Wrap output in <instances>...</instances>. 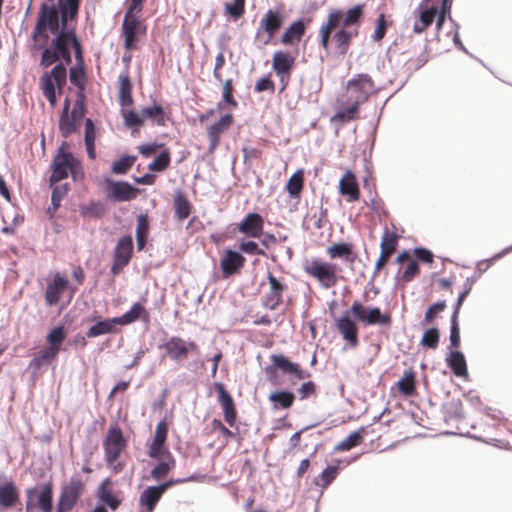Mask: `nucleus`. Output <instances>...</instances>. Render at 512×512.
<instances>
[{
    "label": "nucleus",
    "mask_w": 512,
    "mask_h": 512,
    "mask_svg": "<svg viewBox=\"0 0 512 512\" xmlns=\"http://www.w3.org/2000/svg\"><path fill=\"white\" fill-rule=\"evenodd\" d=\"M62 30L63 26L61 25L58 31L53 32L47 28L40 35H35V25L32 32V39L37 43V48L42 50L40 65L44 68H48L54 63H57L49 73H44L40 77V88L43 94L56 92L55 85L59 91H61L65 86L67 80L66 66L72 63L70 48L74 50L76 61L79 64L83 63V50L77 37L76 40L80 48V57H78L76 54V48L74 44L70 43L69 41L65 44V49L68 56L55 50L53 42L57 35L62 32Z\"/></svg>",
    "instance_id": "nucleus-1"
},
{
    "label": "nucleus",
    "mask_w": 512,
    "mask_h": 512,
    "mask_svg": "<svg viewBox=\"0 0 512 512\" xmlns=\"http://www.w3.org/2000/svg\"><path fill=\"white\" fill-rule=\"evenodd\" d=\"M79 6L80 0H57L56 4L42 3L37 15L35 35H40L47 28L53 32L58 31L62 24L63 30L53 42L55 50L68 56L65 44L69 41L74 44L76 54L80 57L75 29L69 27L70 22L77 19Z\"/></svg>",
    "instance_id": "nucleus-2"
},
{
    "label": "nucleus",
    "mask_w": 512,
    "mask_h": 512,
    "mask_svg": "<svg viewBox=\"0 0 512 512\" xmlns=\"http://www.w3.org/2000/svg\"><path fill=\"white\" fill-rule=\"evenodd\" d=\"M364 7V4H357L345 13L339 9L329 12L327 21L319 29L320 45L324 50L329 49L332 40L339 54L345 55L348 52L352 39L358 35L357 28L354 31L348 28L360 25Z\"/></svg>",
    "instance_id": "nucleus-3"
},
{
    "label": "nucleus",
    "mask_w": 512,
    "mask_h": 512,
    "mask_svg": "<svg viewBox=\"0 0 512 512\" xmlns=\"http://www.w3.org/2000/svg\"><path fill=\"white\" fill-rule=\"evenodd\" d=\"M349 313L365 326L380 325L389 328L392 325L390 313H383L379 307H365L359 300L353 301L350 311L335 320L337 331L350 348H356L359 339L358 326Z\"/></svg>",
    "instance_id": "nucleus-4"
},
{
    "label": "nucleus",
    "mask_w": 512,
    "mask_h": 512,
    "mask_svg": "<svg viewBox=\"0 0 512 512\" xmlns=\"http://www.w3.org/2000/svg\"><path fill=\"white\" fill-rule=\"evenodd\" d=\"M25 494V512H52L53 488L50 482L29 487Z\"/></svg>",
    "instance_id": "nucleus-5"
},
{
    "label": "nucleus",
    "mask_w": 512,
    "mask_h": 512,
    "mask_svg": "<svg viewBox=\"0 0 512 512\" xmlns=\"http://www.w3.org/2000/svg\"><path fill=\"white\" fill-rule=\"evenodd\" d=\"M305 272L315 278L323 288L329 289L337 285L338 273L341 272V268L335 263L312 259L305 266Z\"/></svg>",
    "instance_id": "nucleus-6"
},
{
    "label": "nucleus",
    "mask_w": 512,
    "mask_h": 512,
    "mask_svg": "<svg viewBox=\"0 0 512 512\" xmlns=\"http://www.w3.org/2000/svg\"><path fill=\"white\" fill-rule=\"evenodd\" d=\"M376 92L372 78L367 74H358L347 83V95L349 102L356 104L365 103L370 95Z\"/></svg>",
    "instance_id": "nucleus-7"
},
{
    "label": "nucleus",
    "mask_w": 512,
    "mask_h": 512,
    "mask_svg": "<svg viewBox=\"0 0 512 512\" xmlns=\"http://www.w3.org/2000/svg\"><path fill=\"white\" fill-rule=\"evenodd\" d=\"M84 484L79 478L72 477L62 486L57 503L56 512H70L78 503Z\"/></svg>",
    "instance_id": "nucleus-8"
},
{
    "label": "nucleus",
    "mask_w": 512,
    "mask_h": 512,
    "mask_svg": "<svg viewBox=\"0 0 512 512\" xmlns=\"http://www.w3.org/2000/svg\"><path fill=\"white\" fill-rule=\"evenodd\" d=\"M164 349L166 356L175 362L183 361L188 353L199 354V346L194 341H187L178 336H172L159 345Z\"/></svg>",
    "instance_id": "nucleus-9"
},
{
    "label": "nucleus",
    "mask_w": 512,
    "mask_h": 512,
    "mask_svg": "<svg viewBox=\"0 0 512 512\" xmlns=\"http://www.w3.org/2000/svg\"><path fill=\"white\" fill-rule=\"evenodd\" d=\"M125 447L126 440L121 429L116 425L110 426L103 440L105 462L112 463L118 460Z\"/></svg>",
    "instance_id": "nucleus-10"
},
{
    "label": "nucleus",
    "mask_w": 512,
    "mask_h": 512,
    "mask_svg": "<svg viewBox=\"0 0 512 512\" xmlns=\"http://www.w3.org/2000/svg\"><path fill=\"white\" fill-rule=\"evenodd\" d=\"M476 277H468L464 283V289L459 294L457 299L452 317H451V330H450V348L456 350L460 347V327L458 322L460 308L465 301L466 297L472 290L474 283L476 282Z\"/></svg>",
    "instance_id": "nucleus-11"
},
{
    "label": "nucleus",
    "mask_w": 512,
    "mask_h": 512,
    "mask_svg": "<svg viewBox=\"0 0 512 512\" xmlns=\"http://www.w3.org/2000/svg\"><path fill=\"white\" fill-rule=\"evenodd\" d=\"M76 164L77 160L74 158V156L60 148L52 162L53 170L50 176L51 186L54 183L67 178L69 172L73 171Z\"/></svg>",
    "instance_id": "nucleus-12"
},
{
    "label": "nucleus",
    "mask_w": 512,
    "mask_h": 512,
    "mask_svg": "<svg viewBox=\"0 0 512 512\" xmlns=\"http://www.w3.org/2000/svg\"><path fill=\"white\" fill-rule=\"evenodd\" d=\"M108 185L107 197L116 202H126L135 199L138 189L126 181L105 180Z\"/></svg>",
    "instance_id": "nucleus-13"
},
{
    "label": "nucleus",
    "mask_w": 512,
    "mask_h": 512,
    "mask_svg": "<svg viewBox=\"0 0 512 512\" xmlns=\"http://www.w3.org/2000/svg\"><path fill=\"white\" fill-rule=\"evenodd\" d=\"M168 434V425L165 420L158 422L155 435L151 445L149 446V456L153 459H161L163 457L171 458V453L165 446Z\"/></svg>",
    "instance_id": "nucleus-14"
},
{
    "label": "nucleus",
    "mask_w": 512,
    "mask_h": 512,
    "mask_svg": "<svg viewBox=\"0 0 512 512\" xmlns=\"http://www.w3.org/2000/svg\"><path fill=\"white\" fill-rule=\"evenodd\" d=\"M339 193L348 202H356L360 199L361 194L356 175L351 170H347L340 179Z\"/></svg>",
    "instance_id": "nucleus-15"
},
{
    "label": "nucleus",
    "mask_w": 512,
    "mask_h": 512,
    "mask_svg": "<svg viewBox=\"0 0 512 512\" xmlns=\"http://www.w3.org/2000/svg\"><path fill=\"white\" fill-rule=\"evenodd\" d=\"M244 264L245 258L239 252L227 249L220 261L223 277L228 278L237 273Z\"/></svg>",
    "instance_id": "nucleus-16"
},
{
    "label": "nucleus",
    "mask_w": 512,
    "mask_h": 512,
    "mask_svg": "<svg viewBox=\"0 0 512 512\" xmlns=\"http://www.w3.org/2000/svg\"><path fill=\"white\" fill-rule=\"evenodd\" d=\"M424 0L419 6L418 19L414 22L413 31L416 34H421L433 23L437 15V5L427 6Z\"/></svg>",
    "instance_id": "nucleus-17"
},
{
    "label": "nucleus",
    "mask_w": 512,
    "mask_h": 512,
    "mask_svg": "<svg viewBox=\"0 0 512 512\" xmlns=\"http://www.w3.org/2000/svg\"><path fill=\"white\" fill-rule=\"evenodd\" d=\"M215 388L218 392V400L223 410L224 419L230 426H233L236 419V410L233 398L226 391L222 383H215Z\"/></svg>",
    "instance_id": "nucleus-18"
},
{
    "label": "nucleus",
    "mask_w": 512,
    "mask_h": 512,
    "mask_svg": "<svg viewBox=\"0 0 512 512\" xmlns=\"http://www.w3.org/2000/svg\"><path fill=\"white\" fill-rule=\"evenodd\" d=\"M264 221L261 215L249 213L239 224L238 230L248 237H259L263 232Z\"/></svg>",
    "instance_id": "nucleus-19"
},
{
    "label": "nucleus",
    "mask_w": 512,
    "mask_h": 512,
    "mask_svg": "<svg viewBox=\"0 0 512 512\" xmlns=\"http://www.w3.org/2000/svg\"><path fill=\"white\" fill-rule=\"evenodd\" d=\"M68 281L60 274H56L53 281L48 284L45 291V303L48 306L56 305L62 293L67 289Z\"/></svg>",
    "instance_id": "nucleus-20"
},
{
    "label": "nucleus",
    "mask_w": 512,
    "mask_h": 512,
    "mask_svg": "<svg viewBox=\"0 0 512 512\" xmlns=\"http://www.w3.org/2000/svg\"><path fill=\"white\" fill-rule=\"evenodd\" d=\"M233 123L231 114L222 116L216 123L208 128L209 150L213 151L219 145L221 134Z\"/></svg>",
    "instance_id": "nucleus-21"
},
{
    "label": "nucleus",
    "mask_w": 512,
    "mask_h": 512,
    "mask_svg": "<svg viewBox=\"0 0 512 512\" xmlns=\"http://www.w3.org/2000/svg\"><path fill=\"white\" fill-rule=\"evenodd\" d=\"M139 25L138 19L131 13H126L122 23V30L124 35V46L130 50L133 48L137 40V28Z\"/></svg>",
    "instance_id": "nucleus-22"
},
{
    "label": "nucleus",
    "mask_w": 512,
    "mask_h": 512,
    "mask_svg": "<svg viewBox=\"0 0 512 512\" xmlns=\"http://www.w3.org/2000/svg\"><path fill=\"white\" fill-rule=\"evenodd\" d=\"M133 251V239L130 235L121 237L114 249L113 260L120 264H128Z\"/></svg>",
    "instance_id": "nucleus-23"
},
{
    "label": "nucleus",
    "mask_w": 512,
    "mask_h": 512,
    "mask_svg": "<svg viewBox=\"0 0 512 512\" xmlns=\"http://www.w3.org/2000/svg\"><path fill=\"white\" fill-rule=\"evenodd\" d=\"M401 238V235L398 232V228L394 223H391L390 226H386L382 233L380 249L389 251L390 253H395L398 248V243Z\"/></svg>",
    "instance_id": "nucleus-24"
},
{
    "label": "nucleus",
    "mask_w": 512,
    "mask_h": 512,
    "mask_svg": "<svg viewBox=\"0 0 512 512\" xmlns=\"http://www.w3.org/2000/svg\"><path fill=\"white\" fill-rule=\"evenodd\" d=\"M141 318L144 321H148L149 313L146 311V309L141 303L136 302L123 315L115 317V320L118 325H128L134 323L135 321Z\"/></svg>",
    "instance_id": "nucleus-25"
},
{
    "label": "nucleus",
    "mask_w": 512,
    "mask_h": 512,
    "mask_svg": "<svg viewBox=\"0 0 512 512\" xmlns=\"http://www.w3.org/2000/svg\"><path fill=\"white\" fill-rule=\"evenodd\" d=\"M272 68L282 83V92L287 86L285 80L288 78V53L282 51L276 52L273 56Z\"/></svg>",
    "instance_id": "nucleus-26"
},
{
    "label": "nucleus",
    "mask_w": 512,
    "mask_h": 512,
    "mask_svg": "<svg viewBox=\"0 0 512 512\" xmlns=\"http://www.w3.org/2000/svg\"><path fill=\"white\" fill-rule=\"evenodd\" d=\"M132 84L130 81L128 69H125L119 75V104L122 107H128L132 105Z\"/></svg>",
    "instance_id": "nucleus-27"
},
{
    "label": "nucleus",
    "mask_w": 512,
    "mask_h": 512,
    "mask_svg": "<svg viewBox=\"0 0 512 512\" xmlns=\"http://www.w3.org/2000/svg\"><path fill=\"white\" fill-rule=\"evenodd\" d=\"M163 492L156 486H149L143 490L139 497V504L146 508L147 512H152L156 504L161 499Z\"/></svg>",
    "instance_id": "nucleus-28"
},
{
    "label": "nucleus",
    "mask_w": 512,
    "mask_h": 512,
    "mask_svg": "<svg viewBox=\"0 0 512 512\" xmlns=\"http://www.w3.org/2000/svg\"><path fill=\"white\" fill-rule=\"evenodd\" d=\"M326 252L331 259L339 258L349 263H353L356 259V254L348 243H335L329 246Z\"/></svg>",
    "instance_id": "nucleus-29"
},
{
    "label": "nucleus",
    "mask_w": 512,
    "mask_h": 512,
    "mask_svg": "<svg viewBox=\"0 0 512 512\" xmlns=\"http://www.w3.org/2000/svg\"><path fill=\"white\" fill-rule=\"evenodd\" d=\"M448 367L458 377L468 374L467 363L462 352L453 350L446 359Z\"/></svg>",
    "instance_id": "nucleus-30"
},
{
    "label": "nucleus",
    "mask_w": 512,
    "mask_h": 512,
    "mask_svg": "<svg viewBox=\"0 0 512 512\" xmlns=\"http://www.w3.org/2000/svg\"><path fill=\"white\" fill-rule=\"evenodd\" d=\"M175 216L182 221L189 217L191 212V204L182 191H177L173 199Z\"/></svg>",
    "instance_id": "nucleus-31"
},
{
    "label": "nucleus",
    "mask_w": 512,
    "mask_h": 512,
    "mask_svg": "<svg viewBox=\"0 0 512 512\" xmlns=\"http://www.w3.org/2000/svg\"><path fill=\"white\" fill-rule=\"evenodd\" d=\"M269 283H270V292L265 297L264 305H265V307H267L269 309H274L279 304L283 286L271 274H269Z\"/></svg>",
    "instance_id": "nucleus-32"
},
{
    "label": "nucleus",
    "mask_w": 512,
    "mask_h": 512,
    "mask_svg": "<svg viewBox=\"0 0 512 512\" xmlns=\"http://www.w3.org/2000/svg\"><path fill=\"white\" fill-rule=\"evenodd\" d=\"M396 386L402 395L407 397L414 395L416 391L415 372L412 369L406 370Z\"/></svg>",
    "instance_id": "nucleus-33"
},
{
    "label": "nucleus",
    "mask_w": 512,
    "mask_h": 512,
    "mask_svg": "<svg viewBox=\"0 0 512 512\" xmlns=\"http://www.w3.org/2000/svg\"><path fill=\"white\" fill-rule=\"evenodd\" d=\"M281 25V19L278 13L273 11H268L265 18L261 20L260 28H263L264 31L268 34L267 39L264 40V43H268V41L273 37L276 31L279 29Z\"/></svg>",
    "instance_id": "nucleus-34"
},
{
    "label": "nucleus",
    "mask_w": 512,
    "mask_h": 512,
    "mask_svg": "<svg viewBox=\"0 0 512 512\" xmlns=\"http://www.w3.org/2000/svg\"><path fill=\"white\" fill-rule=\"evenodd\" d=\"M116 325L118 324L115 318L101 320L91 326L86 335L88 338H95L104 334H109L114 331Z\"/></svg>",
    "instance_id": "nucleus-35"
},
{
    "label": "nucleus",
    "mask_w": 512,
    "mask_h": 512,
    "mask_svg": "<svg viewBox=\"0 0 512 512\" xmlns=\"http://www.w3.org/2000/svg\"><path fill=\"white\" fill-rule=\"evenodd\" d=\"M148 232H149L148 216L146 214H140L137 217V227H136V242H137V249L139 251L143 250L146 245Z\"/></svg>",
    "instance_id": "nucleus-36"
},
{
    "label": "nucleus",
    "mask_w": 512,
    "mask_h": 512,
    "mask_svg": "<svg viewBox=\"0 0 512 512\" xmlns=\"http://www.w3.org/2000/svg\"><path fill=\"white\" fill-rule=\"evenodd\" d=\"M58 354L49 348L39 351L29 363V368L37 372L43 365L51 363L56 359Z\"/></svg>",
    "instance_id": "nucleus-37"
},
{
    "label": "nucleus",
    "mask_w": 512,
    "mask_h": 512,
    "mask_svg": "<svg viewBox=\"0 0 512 512\" xmlns=\"http://www.w3.org/2000/svg\"><path fill=\"white\" fill-rule=\"evenodd\" d=\"M108 483L109 479H106L101 483L98 488L97 495L99 501L107 505L111 510L115 511L119 507L121 501L112 494L111 490L107 487Z\"/></svg>",
    "instance_id": "nucleus-38"
},
{
    "label": "nucleus",
    "mask_w": 512,
    "mask_h": 512,
    "mask_svg": "<svg viewBox=\"0 0 512 512\" xmlns=\"http://www.w3.org/2000/svg\"><path fill=\"white\" fill-rule=\"evenodd\" d=\"M66 338V333L63 326L54 327L49 331L46 336V341L49 346L47 348L59 354L61 350L62 343Z\"/></svg>",
    "instance_id": "nucleus-39"
},
{
    "label": "nucleus",
    "mask_w": 512,
    "mask_h": 512,
    "mask_svg": "<svg viewBox=\"0 0 512 512\" xmlns=\"http://www.w3.org/2000/svg\"><path fill=\"white\" fill-rule=\"evenodd\" d=\"M18 500V493L13 483L0 486V505L4 508L12 507Z\"/></svg>",
    "instance_id": "nucleus-40"
},
{
    "label": "nucleus",
    "mask_w": 512,
    "mask_h": 512,
    "mask_svg": "<svg viewBox=\"0 0 512 512\" xmlns=\"http://www.w3.org/2000/svg\"><path fill=\"white\" fill-rule=\"evenodd\" d=\"M137 157L135 155H124L114 161L111 166L112 173L116 175L126 174L134 165Z\"/></svg>",
    "instance_id": "nucleus-41"
},
{
    "label": "nucleus",
    "mask_w": 512,
    "mask_h": 512,
    "mask_svg": "<svg viewBox=\"0 0 512 512\" xmlns=\"http://www.w3.org/2000/svg\"><path fill=\"white\" fill-rule=\"evenodd\" d=\"M362 431H363V428L361 429V431H356V432H353L352 434H350L343 441L339 442L335 446L334 450L337 452L349 451L353 447L359 445L363 440V436L361 433Z\"/></svg>",
    "instance_id": "nucleus-42"
},
{
    "label": "nucleus",
    "mask_w": 512,
    "mask_h": 512,
    "mask_svg": "<svg viewBox=\"0 0 512 512\" xmlns=\"http://www.w3.org/2000/svg\"><path fill=\"white\" fill-rule=\"evenodd\" d=\"M339 468L338 466H328L323 472L315 478V485L326 488L328 487L332 481L337 477Z\"/></svg>",
    "instance_id": "nucleus-43"
},
{
    "label": "nucleus",
    "mask_w": 512,
    "mask_h": 512,
    "mask_svg": "<svg viewBox=\"0 0 512 512\" xmlns=\"http://www.w3.org/2000/svg\"><path fill=\"white\" fill-rule=\"evenodd\" d=\"M351 106L346 109L338 111L331 119V121L335 122H349L351 120H355L357 118V113L359 111L360 104H356L355 102H350Z\"/></svg>",
    "instance_id": "nucleus-44"
},
{
    "label": "nucleus",
    "mask_w": 512,
    "mask_h": 512,
    "mask_svg": "<svg viewBox=\"0 0 512 512\" xmlns=\"http://www.w3.org/2000/svg\"><path fill=\"white\" fill-rule=\"evenodd\" d=\"M304 184V170H297L290 177V197L291 198H299L300 193L303 189Z\"/></svg>",
    "instance_id": "nucleus-45"
},
{
    "label": "nucleus",
    "mask_w": 512,
    "mask_h": 512,
    "mask_svg": "<svg viewBox=\"0 0 512 512\" xmlns=\"http://www.w3.org/2000/svg\"><path fill=\"white\" fill-rule=\"evenodd\" d=\"M245 0H233L224 4L225 14L233 20L239 19L244 14Z\"/></svg>",
    "instance_id": "nucleus-46"
},
{
    "label": "nucleus",
    "mask_w": 512,
    "mask_h": 512,
    "mask_svg": "<svg viewBox=\"0 0 512 512\" xmlns=\"http://www.w3.org/2000/svg\"><path fill=\"white\" fill-rule=\"evenodd\" d=\"M391 22H388L387 17L384 13H380L375 25V30L371 36L374 42H380L386 35L388 26Z\"/></svg>",
    "instance_id": "nucleus-47"
},
{
    "label": "nucleus",
    "mask_w": 512,
    "mask_h": 512,
    "mask_svg": "<svg viewBox=\"0 0 512 512\" xmlns=\"http://www.w3.org/2000/svg\"><path fill=\"white\" fill-rule=\"evenodd\" d=\"M439 330L435 327L427 329L421 338V345L425 348L436 349L439 344Z\"/></svg>",
    "instance_id": "nucleus-48"
},
{
    "label": "nucleus",
    "mask_w": 512,
    "mask_h": 512,
    "mask_svg": "<svg viewBox=\"0 0 512 512\" xmlns=\"http://www.w3.org/2000/svg\"><path fill=\"white\" fill-rule=\"evenodd\" d=\"M175 466V460L171 456L169 461H160L152 470L151 477L154 480H160L162 477L166 476L170 470Z\"/></svg>",
    "instance_id": "nucleus-49"
},
{
    "label": "nucleus",
    "mask_w": 512,
    "mask_h": 512,
    "mask_svg": "<svg viewBox=\"0 0 512 512\" xmlns=\"http://www.w3.org/2000/svg\"><path fill=\"white\" fill-rule=\"evenodd\" d=\"M140 112L143 119H155L158 125L164 124V110L161 105L156 104L151 107H144Z\"/></svg>",
    "instance_id": "nucleus-50"
},
{
    "label": "nucleus",
    "mask_w": 512,
    "mask_h": 512,
    "mask_svg": "<svg viewBox=\"0 0 512 512\" xmlns=\"http://www.w3.org/2000/svg\"><path fill=\"white\" fill-rule=\"evenodd\" d=\"M59 130L61 135L65 138L75 132V119H73L69 113H61L59 120Z\"/></svg>",
    "instance_id": "nucleus-51"
},
{
    "label": "nucleus",
    "mask_w": 512,
    "mask_h": 512,
    "mask_svg": "<svg viewBox=\"0 0 512 512\" xmlns=\"http://www.w3.org/2000/svg\"><path fill=\"white\" fill-rule=\"evenodd\" d=\"M269 400L272 403L274 410L288 408V390L272 392L269 395Z\"/></svg>",
    "instance_id": "nucleus-52"
},
{
    "label": "nucleus",
    "mask_w": 512,
    "mask_h": 512,
    "mask_svg": "<svg viewBox=\"0 0 512 512\" xmlns=\"http://www.w3.org/2000/svg\"><path fill=\"white\" fill-rule=\"evenodd\" d=\"M169 164L170 153L167 150H164L148 165V169L151 171L161 172L164 171Z\"/></svg>",
    "instance_id": "nucleus-53"
},
{
    "label": "nucleus",
    "mask_w": 512,
    "mask_h": 512,
    "mask_svg": "<svg viewBox=\"0 0 512 512\" xmlns=\"http://www.w3.org/2000/svg\"><path fill=\"white\" fill-rule=\"evenodd\" d=\"M450 12L451 3L448 0H442L441 5L437 6V15L435 18L437 31H440L442 29L446 17L450 16Z\"/></svg>",
    "instance_id": "nucleus-54"
},
{
    "label": "nucleus",
    "mask_w": 512,
    "mask_h": 512,
    "mask_svg": "<svg viewBox=\"0 0 512 512\" xmlns=\"http://www.w3.org/2000/svg\"><path fill=\"white\" fill-rule=\"evenodd\" d=\"M124 124L129 128H138L143 125V117L141 112L137 113L133 110L123 111Z\"/></svg>",
    "instance_id": "nucleus-55"
},
{
    "label": "nucleus",
    "mask_w": 512,
    "mask_h": 512,
    "mask_svg": "<svg viewBox=\"0 0 512 512\" xmlns=\"http://www.w3.org/2000/svg\"><path fill=\"white\" fill-rule=\"evenodd\" d=\"M510 251H512V246L505 248L490 259L479 261L476 265V271L479 275H481L482 273L486 272L496 260L500 259L503 255L509 253Z\"/></svg>",
    "instance_id": "nucleus-56"
},
{
    "label": "nucleus",
    "mask_w": 512,
    "mask_h": 512,
    "mask_svg": "<svg viewBox=\"0 0 512 512\" xmlns=\"http://www.w3.org/2000/svg\"><path fill=\"white\" fill-rule=\"evenodd\" d=\"M77 64H78V66H73L70 68L69 79H70V82L74 86L78 87L80 90H83L84 89V83H83L84 70L81 67L82 63L79 64L77 62Z\"/></svg>",
    "instance_id": "nucleus-57"
},
{
    "label": "nucleus",
    "mask_w": 512,
    "mask_h": 512,
    "mask_svg": "<svg viewBox=\"0 0 512 512\" xmlns=\"http://www.w3.org/2000/svg\"><path fill=\"white\" fill-rule=\"evenodd\" d=\"M446 307H447L446 301H444V300L438 301L435 304L431 305L425 313V317H424L425 324L432 323L433 320L436 318L437 314L444 311L446 309Z\"/></svg>",
    "instance_id": "nucleus-58"
},
{
    "label": "nucleus",
    "mask_w": 512,
    "mask_h": 512,
    "mask_svg": "<svg viewBox=\"0 0 512 512\" xmlns=\"http://www.w3.org/2000/svg\"><path fill=\"white\" fill-rule=\"evenodd\" d=\"M306 25L303 20H298L290 24V44L294 41L299 42L304 35Z\"/></svg>",
    "instance_id": "nucleus-59"
},
{
    "label": "nucleus",
    "mask_w": 512,
    "mask_h": 512,
    "mask_svg": "<svg viewBox=\"0 0 512 512\" xmlns=\"http://www.w3.org/2000/svg\"><path fill=\"white\" fill-rule=\"evenodd\" d=\"M67 191H68L67 184L55 186L53 188L52 195H51V202H52L54 211L57 210L59 208V206L61 205V201H62L63 197L65 196V194L67 193Z\"/></svg>",
    "instance_id": "nucleus-60"
},
{
    "label": "nucleus",
    "mask_w": 512,
    "mask_h": 512,
    "mask_svg": "<svg viewBox=\"0 0 512 512\" xmlns=\"http://www.w3.org/2000/svg\"><path fill=\"white\" fill-rule=\"evenodd\" d=\"M393 254L394 253L380 249V255L374 266L373 277H376L380 274V272L386 267Z\"/></svg>",
    "instance_id": "nucleus-61"
},
{
    "label": "nucleus",
    "mask_w": 512,
    "mask_h": 512,
    "mask_svg": "<svg viewBox=\"0 0 512 512\" xmlns=\"http://www.w3.org/2000/svg\"><path fill=\"white\" fill-rule=\"evenodd\" d=\"M419 265L416 261H411L403 271L401 280L404 282H411L419 274Z\"/></svg>",
    "instance_id": "nucleus-62"
},
{
    "label": "nucleus",
    "mask_w": 512,
    "mask_h": 512,
    "mask_svg": "<svg viewBox=\"0 0 512 512\" xmlns=\"http://www.w3.org/2000/svg\"><path fill=\"white\" fill-rule=\"evenodd\" d=\"M239 249L249 255H262L264 251L259 248L258 244L254 241H242L239 244Z\"/></svg>",
    "instance_id": "nucleus-63"
},
{
    "label": "nucleus",
    "mask_w": 512,
    "mask_h": 512,
    "mask_svg": "<svg viewBox=\"0 0 512 512\" xmlns=\"http://www.w3.org/2000/svg\"><path fill=\"white\" fill-rule=\"evenodd\" d=\"M299 399L303 400L315 394V384L312 381H307L301 384L297 389Z\"/></svg>",
    "instance_id": "nucleus-64"
}]
</instances>
